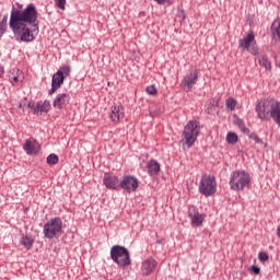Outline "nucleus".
I'll list each match as a JSON object with an SVG mask.
<instances>
[{"label": "nucleus", "instance_id": "nucleus-1", "mask_svg": "<svg viewBox=\"0 0 280 280\" xmlns=\"http://www.w3.org/2000/svg\"><path fill=\"white\" fill-rule=\"evenodd\" d=\"M38 10L33 3L28 4L24 10L12 9L9 26L16 40L34 43L36 40L34 32H38Z\"/></svg>", "mask_w": 280, "mask_h": 280}, {"label": "nucleus", "instance_id": "nucleus-2", "mask_svg": "<svg viewBox=\"0 0 280 280\" xmlns=\"http://www.w3.org/2000/svg\"><path fill=\"white\" fill-rule=\"evenodd\" d=\"M255 112L258 119L262 121H269L270 117L280 126V101H277L272 96L257 101L255 105Z\"/></svg>", "mask_w": 280, "mask_h": 280}, {"label": "nucleus", "instance_id": "nucleus-3", "mask_svg": "<svg viewBox=\"0 0 280 280\" xmlns=\"http://www.w3.org/2000/svg\"><path fill=\"white\" fill-rule=\"evenodd\" d=\"M230 189L232 191H244L250 185V174L246 171H234L230 176Z\"/></svg>", "mask_w": 280, "mask_h": 280}, {"label": "nucleus", "instance_id": "nucleus-4", "mask_svg": "<svg viewBox=\"0 0 280 280\" xmlns=\"http://www.w3.org/2000/svg\"><path fill=\"white\" fill-rule=\"evenodd\" d=\"M110 258L112 261L117 264L120 268H126L132 264V260L130 259V252L121 245H114L110 248Z\"/></svg>", "mask_w": 280, "mask_h": 280}, {"label": "nucleus", "instance_id": "nucleus-5", "mask_svg": "<svg viewBox=\"0 0 280 280\" xmlns=\"http://www.w3.org/2000/svg\"><path fill=\"white\" fill-rule=\"evenodd\" d=\"M198 135H200V122L196 120H190L184 127L182 143L187 145V148H191L194 143H196V139H198Z\"/></svg>", "mask_w": 280, "mask_h": 280}, {"label": "nucleus", "instance_id": "nucleus-6", "mask_svg": "<svg viewBox=\"0 0 280 280\" xmlns=\"http://www.w3.org/2000/svg\"><path fill=\"white\" fill-rule=\"evenodd\" d=\"M217 189L218 185L215 184V177L209 174L202 175L199 183V192L209 198V196H213V194H215Z\"/></svg>", "mask_w": 280, "mask_h": 280}, {"label": "nucleus", "instance_id": "nucleus-7", "mask_svg": "<svg viewBox=\"0 0 280 280\" xmlns=\"http://www.w3.org/2000/svg\"><path fill=\"white\" fill-rule=\"evenodd\" d=\"M62 232V220L60 218H52L44 224V235L47 240H54L56 235Z\"/></svg>", "mask_w": 280, "mask_h": 280}, {"label": "nucleus", "instance_id": "nucleus-8", "mask_svg": "<svg viewBox=\"0 0 280 280\" xmlns=\"http://www.w3.org/2000/svg\"><path fill=\"white\" fill-rule=\"evenodd\" d=\"M238 47L249 51L253 56L259 54V49L255 47V33H253V31H250L243 39H240Z\"/></svg>", "mask_w": 280, "mask_h": 280}, {"label": "nucleus", "instance_id": "nucleus-9", "mask_svg": "<svg viewBox=\"0 0 280 280\" xmlns=\"http://www.w3.org/2000/svg\"><path fill=\"white\" fill-rule=\"evenodd\" d=\"M120 189L127 194H132L139 189V180L132 175L124 176L120 180Z\"/></svg>", "mask_w": 280, "mask_h": 280}, {"label": "nucleus", "instance_id": "nucleus-10", "mask_svg": "<svg viewBox=\"0 0 280 280\" xmlns=\"http://www.w3.org/2000/svg\"><path fill=\"white\" fill-rule=\"evenodd\" d=\"M196 82H198V70H191L188 74L184 77L180 82V88L186 93H189L194 89Z\"/></svg>", "mask_w": 280, "mask_h": 280}, {"label": "nucleus", "instance_id": "nucleus-11", "mask_svg": "<svg viewBox=\"0 0 280 280\" xmlns=\"http://www.w3.org/2000/svg\"><path fill=\"white\" fill-rule=\"evenodd\" d=\"M62 84H65V73L59 70L52 75L51 89L49 90L48 94L54 95L58 89L62 86Z\"/></svg>", "mask_w": 280, "mask_h": 280}, {"label": "nucleus", "instance_id": "nucleus-12", "mask_svg": "<svg viewBox=\"0 0 280 280\" xmlns=\"http://www.w3.org/2000/svg\"><path fill=\"white\" fill-rule=\"evenodd\" d=\"M188 217L190 218L192 226H201L202 222H205V214H200L198 209L194 206L189 207Z\"/></svg>", "mask_w": 280, "mask_h": 280}, {"label": "nucleus", "instance_id": "nucleus-13", "mask_svg": "<svg viewBox=\"0 0 280 280\" xmlns=\"http://www.w3.org/2000/svg\"><path fill=\"white\" fill-rule=\"evenodd\" d=\"M158 262L154 258H148L142 262L141 272L143 277H150L156 270Z\"/></svg>", "mask_w": 280, "mask_h": 280}, {"label": "nucleus", "instance_id": "nucleus-14", "mask_svg": "<svg viewBox=\"0 0 280 280\" xmlns=\"http://www.w3.org/2000/svg\"><path fill=\"white\" fill-rule=\"evenodd\" d=\"M103 183L107 189H119L120 187L119 178L110 173H105Z\"/></svg>", "mask_w": 280, "mask_h": 280}, {"label": "nucleus", "instance_id": "nucleus-15", "mask_svg": "<svg viewBox=\"0 0 280 280\" xmlns=\"http://www.w3.org/2000/svg\"><path fill=\"white\" fill-rule=\"evenodd\" d=\"M23 149L25 150L26 154H38V150H40V144L34 138H30L25 141Z\"/></svg>", "mask_w": 280, "mask_h": 280}, {"label": "nucleus", "instance_id": "nucleus-16", "mask_svg": "<svg viewBox=\"0 0 280 280\" xmlns=\"http://www.w3.org/2000/svg\"><path fill=\"white\" fill-rule=\"evenodd\" d=\"M109 117L114 124H119L124 119V106H113L110 108Z\"/></svg>", "mask_w": 280, "mask_h": 280}, {"label": "nucleus", "instance_id": "nucleus-17", "mask_svg": "<svg viewBox=\"0 0 280 280\" xmlns=\"http://www.w3.org/2000/svg\"><path fill=\"white\" fill-rule=\"evenodd\" d=\"M69 100H71V97H69V94L67 93L58 94L54 100L52 106L54 108L61 110V108H65V106L69 104Z\"/></svg>", "mask_w": 280, "mask_h": 280}, {"label": "nucleus", "instance_id": "nucleus-18", "mask_svg": "<svg viewBox=\"0 0 280 280\" xmlns=\"http://www.w3.org/2000/svg\"><path fill=\"white\" fill-rule=\"evenodd\" d=\"M9 80L12 82V84H19L25 80V77L23 75V71L13 68L9 73Z\"/></svg>", "mask_w": 280, "mask_h": 280}, {"label": "nucleus", "instance_id": "nucleus-19", "mask_svg": "<svg viewBox=\"0 0 280 280\" xmlns=\"http://www.w3.org/2000/svg\"><path fill=\"white\" fill-rule=\"evenodd\" d=\"M148 172L150 176H156L161 172V165L155 160H151L148 164Z\"/></svg>", "mask_w": 280, "mask_h": 280}, {"label": "nucleus", "instance_id": "nucleus-20", "mask_svg": "<svg viewBox=\"0 0 280 280\" xmlns=\"http://www.w3.org/2000/svg\"><path fill=\"white\" fill-rule=\"evenodd\" d=\"M20 244L26 248V250H30L34 246V238L30 235H24L20 240Z\"/></svg>", "mask_w": 280, "mask_h": 280}, {"label": "nucleus", "instance_id": "nucleus-21", "mask_svg": "<svg viewBox=\"0 0 280 280\" xmlns=\"http://www.w3.org/2000/svg\"><path fill=\"white\" fill-rule=\"evenodd\" d=\"M49 108H51V104L49 101H45L42 105L37 104L34 108V113H49Z\"/></svg>", "mask_w": 280, "mask_h": 280}, {"label": "nucleus", "instance_id": "nucleus-22", "mask_svg": "<svg viewBox=\"0 0 280 280\" xmlns=\"http://www.w3.org/2000/svg\"><path fill=\"white\" fill-rule=\"evenodd\" d=\"M8 30V14L3 15L2 21L0 22V38L5 34Z\"/></svg>", "mask_w": 280, "mask_h": 280}, {"label": "nucleus", "instance_id": "nucleus-23", "mask_svg": "<svg viewBox=\"0 0 280 280\" xmlns=\"http://www.w3.org/2000/svg\"><path fill=\"white\" fill-rule=\"evenodd\" d=\"M226 141H228V143H231L232 145H235V143H237V133L229 132L226 135Z\"/></svg>", "mask_w": 280, "mask_h": 280}, {"label": "nucleus", "instance_id": "nucleus-24", "mask_svg": "<svg viewBox=\"0 0 280 280\" xmlns=\"http://www.w3.org/2000/svg\"><path fill=\"white\" fill-rule=\"evenodd\" d=\"M58 161H59V158L55 153H51L46 159V162L48 163V165H58Z\"/></svg>", "mask_w": 280, "mask_h": 280}, {"label": "nucleus", "instance_id": "nucleus-25", "mask_svg": "<svg viewBox=\"0 0 280 280\" xmlns=\"http://www.w3.org/2000/svg\"><path fill=\"white\" fill-rule=\"evenodd\" d=\"M259 66L267 70L271 68L270 60H268L267 56H262L261 59H259Z\"/></svg>", "mask_w": 280, "mask_h": 280}, {"label": "nucleus", "instance_id": "nucleus-26", "mask_svg": "<svg viewBox=\"0 0 280 280\" xmlns=\"http://www.w3.org/2000/svg\"><path fill=\"white\" fill-rule=\"evenodd\" d=\"M235 106H237V102H235L234 98L226 100V108H230V110H235Z\"/></svg>", "mask_w": 280, "mask_h": 280}, {"label": "nucleus", "instance_id": "nucleus-27", "mask_svg": "<svg viewBox=\"0 0 280 280\" xmlns=\"http://www.w3.org/2000/svg\"><path fill=\"white\" fill-rule=\"evenodd\" d=\"M249 139H253V141H256V143H260V145H264V140L257 136V133H249Z\"/></svg>", "mask_w": 280, "mask_h": 280}, {"label": "nucleus", "instance_id": "nucleus-28", "mask_svg": "<svg viewBox=\"0 0 280 280\" xmlns=\"http://www.w3.org/2000/svg\"><path fill=\"white\" fill-rule=\"evenodd\" d=\"M258 259H259V261H268L269 256H268V254L266 252H260L258 254Z\"/></svg>", "mask_w": 280, "mask_h": 280}, {"label": "nucleus", "instance_id": "nucleus-29", "mask_svg": "<svg viewBox=\"0 0 280 280\" xmlns=\"http://www.w3.org/2000/svg\"><path fill=\"white\" fill-rule=\"evenodd\" d=\"M56 1V5L57 8H59V10H65V5H67V0H55Z\"/></svg>", "mask_w": 280, "mask_h": 280}, {"label": "nucleus", "instance_id": "nucleus-30", "mask_svg": "<svg viewBox=\"0 0 280 280\" xmlns=\"http://www.w3.org/2000/svg\"><path fill=\"white\" fill-rule=\"evenodd\" d=\"M147 93H148V95H156V86H154V85H149V86L147 88Z\"/></svg>", "mask_w": 280, "mask_h": 280}, {"label": "nucleus", "instance_id": "nucleus-31", "mask_svg": "<svg viewBox=\"0 0 280 280\" xmlns=\"http://www.w3.org/2000/svg\"><path fill=\"white\" fill-rule=\"evenodd\" d=\"M59 71H61V73H63L65 78H67V75H69V73H71V68L69 66H63L61 68V70H59Z\"/></svg>", "mask_w": 280, "mask_h": 280}, {"label": "nucleus", "instance_id": "nucleus-32", "mask_svg": "<svg viewBox=\"0 0 280 280\" xmlns=\"http://www.w3.org/2000/svg\"><path fill=\"white\" fill-rule=\"evenodd\" d=\"M240 128L243 132L250 135V130L248 128H246V126L244 125V122L242 120L240 121Z\"/></svg>", "mask_w": 280, "mask_h": 280}, {"label": "nucleus", "instance_id": "nucleus-33", "mask_svg": "<svg viewBox=\"0 0 280 280\" xmlns=\"http://www.w3.org/2000/svg\"><path fill=\"white\" fill-rule=\"evenodd\" d=\"M250 269L254 272V275H259V272H260V269L257 266H252Z\"/></svg>", "mask_w": 280, "mask_h": 280}, {"label": "nucleus", "instance_id": "nucleus-34", "mask_svg": "<svg viewBox=\"0 0 280 280\" xmlns=\"http://www.w3.org/2000/svg\"><path fill=\"white\" fill-rule=\"evenodd\" d=\"M18 108H22L23 110H26V108L28 107H27V104H20Z\"/></svg>", "mask_w": 280, "mask_h": 280}, {"label": "nucleus", "instance_id": "nucleus-35", "mask_svg": "<svg viewBox=\"0 0 280 280\" xmlns=\"http://www.w3.org/2000/svg\"><path fill=\"white\" fill-rule=\"evenodd\" d=\"M155 1H156V3H159V5H165V2L167 0H155Z\"/></svg>", "mask_w": 280, "mask_h": 280}, {"label": "nucleus", "instance_id": "nucleus-36", "mask_svg": "<svg viewBox=\"0 0 280 280\" xmlns=\"http://www.w3.org/2000/svg\"><path fill=\"white\" fill-rule=\"evenodd\" d=\"M36 106H34V104L32 102H28L27 103V108H32L34 110Z\"/></svg>", "mask_w": 280, "mask_h": 280}, {"label": "nucleus", "instance_id": "nucleus-37", "mask_svg": "<svg viewBox=\"0 0 280 280\" xmlns=\"http://www.w3.org/2000/svg\"><path fill=\"white\" fill-rule=\"evenodd\" d=\"M277 236H278L279 240H280V225L277 228Z\"/></svg>", "mask_w": 280, "mask_h": 280}, {"label": "nucleus", "instance_id": "nucleus-38", "mask_svg": "<svg viewBox=\"0 0 280 280\" xmlns=\"http://www.w3.org/2000/svg\"><path fill=\"white\" fill-rule=\"evenodd\" d=\"M0 73H3V68L0 69Z\"/></svg>", "mask_w": 280, "mask_h": 280}]
</instances>
